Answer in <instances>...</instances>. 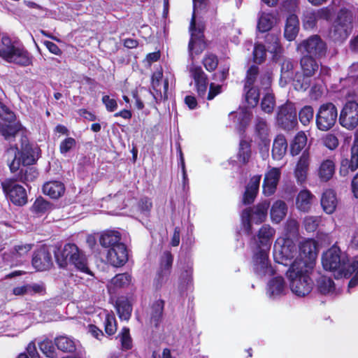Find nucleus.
I'll return each mask as SVG.
<instances>
[{
    "mask_svg": "<svg viewBox=\"0 0 358 358\" xmlns=\"http://www.w3.org/2000/svg\"><path fill=\"white\" fill-rule=\"evenodd\" d=\"M322 263L326 271H338L336 278L342 276L349 278L352 273H355V275L349 282L348 287L352 288L358 285L357 257L350 263L345 254L341 253L339 248L334 245L323 254Z\"/></svg>",
    "mask_w": 358,
    "mask_h": 358,
    "instance_id": "f257e3e1",
    "label": "nucleus"
},
{
    "mask_svg": "<svg viewBox=\"0 0 358 358\" xmlns=\"http://www.w3.org/2000/svg\"><path fill=\"white\" fill-rule=\"evenodd\" d=\"M275 234V230L270 225H263L259 231L257 238L254 241L257 244V250L253 256V269L260 276L271 275L274 270L268 261V251L271 241Z\"/></svg>",
    "mask_w": 358,
    "mask_h": 358,
    "instance_id": "f03ea898",
    "label": "nucleus"
},
{
    "mask_svg": "<svg viewBox=\"0 0 358 358\" xmlns=\"http://www.w3.org/2000/svg\"><path fill=\"white\" fill-rule=\"evenodd\" d=\"M310 268L308 263L293 262L286 272L289 288L297 296H305L312 290L313 282L310 278Z\"/></svg>",
    "mask_w": 358,
    "mask_h": 358,
    "instance_id": "7ed1b4c3",
    "label": "nucleus"
},
{
    "mask_svg": "<svg viewBox=\"0 0 358 358\" xmlns=\"http://www.w3.org/2000/svg\"><path fill=\"white\" fill-rule=\"evenodd\" d=\"M0 57L8 62L27 66L32 64V56L17 41L3 36L0 43Z\"/></svg>",
    "mask_w": 358,
    "mask_h": 358,
    "instance_id": "20e7f679",
    "label": "nucleus"
},
{
    "mask_svg": "<svg viewBox=\"0 0 358 358\" xmlns=\"http://www.w3.org/2000/svg\"><path fill=\"white\" fill-rule=\"evenodd\" d=\"M55 257L61 268H65L69 264H71L83 273L89 272L86 255L74 243H67L62 248L57 249L55 252Z\"/></svg>",
    "mask_w": 358,
    "mask_h": 358,
    "instance_id": "39448f33",
    "label": "nucleus"
},
{
    "mask_svg": "<svg viewBox=\"0 0 358 358\" xmlns=\"http://www.w3.org/2000/svg\"><path fill=\"white\" fill-rule=\"evenodd\" d=\"M17 153L18 148L15 145L10 146L6 153L10 171L15 173L19 171L13 179L24 183L34 180L38 175L37 170L33 166H21L20 160H17Z\"/></svg>",
    "mask_w": 358,
    "mask_h": 358,
    "instance_id": "423d86ee",
    "label": "nucleus"
},
{
    "mask_svg": "<svg viewBox=\"0 0 358 358\" xmlns=\"http://www.w3.org/2000/svg\"><path fill=\"white\" fill-rule=\"evenodd\" d=\"M353 16L347 10H341L329 31V36L335 42H343L352 29Z\"/></svg>",
    "mask_w": 358,
    "mask_h": 358,
    "instance_id": "0eeeda50",
    "label": "nucleus"
},
{
    "mask_svg": "<svg viewBox=\"0 0 358 358\" xmlns=\"http://www.w3.org/2000/svg\"><path fill=\"white\" fill-rule=\"evenodd\" d=\"M316 58L310 55H303L300 62L302 73H296L294 80V88L297 90L305 91L310 85V78L319 69V64L315 60Z\"/></svg>",
    "mask_w": 358,
    "mask_h": 358,
    "instance_id": "6e6552de",
    "label": "nucleus"
},
{
    "mask_svg": "<svg viewBox=\"0 0 358 358\" xmlns=\"http://www.w3.org/2000/svg\"><path fill=\"white\" fill-rule=\"evenodd\" d=\"M203 30L204 25L203 23H196L194 16H193L190 22L191 38L188 45L189 55L192 60L194 59V55L201 54L206 48Z\"/></svg>",
    "mask_w": 358,
    "mask_h": 358,
    "instance_id": "1a4fd4ad",
    "label": "nucleus"
},
{
    "mask_svg": "<svg viewBox=\"0 0 358 358\" xmlns=\"http://www.w3.org/2000/svg\"><path fill=\"white\" fill-rule=\"evenodd\" d=\"M296 49L304 55L320 59L326 55L327 45L324 41L318 35H313L300 42Z\"/></svg>",
    "mask_w": 358,
    "mask_h": 358,
    "instance_id": "9d476101",
    "label": "nucleus"
},
{
    "mask_svg": "<svg viewBox=\"0 0 358 358\" xmlns=\"http://www.w3.org/2000/svg\"><path fill=\"white\" fill-rule=\"evenodd\" d=\"M269 206V202L264 201L257 205L252 209L247 208L243 211L241 219L244 230L248 235L252 234V223L259 224L266 220Z\"/></svg>",
    "mask_w": 358,
    "mask_h": 358,
    "instance_id": "9b49d317",
    "label": "nucleus"
},
{
    "mask_svg": "<svg viewBox=\"0 0 358 358\" xmlns=\"http://www.w3.org/2000/svg\"><path fill=\"white\" fill-rule=\"evenodd\" d=\"M296 247L289 238H279L273 248V258L276 263L287 266L296 254Z\"/></svg>",
    "mask_w": 358,
    "mask_h": 358,
    "instance_id": "f8f14e48",
    "label": "nucleus"
},
{
    "mask_svg": "<svg viewBox=\"0 0 358 358\" xmlns=\"http://www.w3.org/2000/svg\"><path fill=\"white\" fill-rule=\"evenodd\" d=\"M338 111L332 103H326L320 106L316 114V125L318 129L327 131L336 122Z\"/></svg>",
    "mask_w": 358,
    "mask_h": 358,
    "instance_id": "ddd939ff",
    "label": "nucleus"
},
{
    "mask_svg": "<svg viewBox=\"0 0 358 358\" xmlns=\"http://www.w3.org/2000/svg\"><path fill=\"white\" fill-rule=\"evenodd\" d=\"M15 180L10 178L1 182L3 193L6 197L15 205L22 206L27 203V195L25 189L20 185L15 184Z\"/></svg>",
    "mask_w": 358,
    "mask_h": 358,
    "instance_id": "4468645a",
    "label": "nucleus"
},
{
    "mask_svg": "<svg viewBox=\"0 0 358 358\" xmlns=\"http://www.w3.org/2000/svg\"><path fill=\"white\" fill-rule=\"evenodd\" d=\"M341 125L349 130L358 126V103L354 101H348L341 111L339 117Z\"/></svg>",
    "mask_w": 358,
    "mask_h": 358,
    "instance_id": "2eb2a0df",
    "label": "nucleus"
},
{
    "mask_svg": "<svg viewBox=\"0 0 358 358\" xmlns=\"http://www.w3.org/2000/svg\"><path fill=\"white\" fill-rule=\"evenodd\" d=\"M331 10L328 7L320 9L307 8L302 15L303 26L306 29H310L315 27L320 20H329L331 17Z\"/></svg>",
    "mask_w": 358,
    "mask_h": 358,
    "instance_id": "dca6fc26",
    "label": "nucleus"
},
{
    "mask_svg": "<svg viewBox=\"0 0 358 358\" xmlns=\"http://www.w3.org/2000/svg\"><path fill=\"white\" fill-rule=\"evenodd\" d=\"M277 122L285 129H292L297 124L296 110L294 105L287 103L281 106L277 113Z\"/></svg>",
    "mask_w": 358,
    "mask_h": 358,
    "instance_id": "f3484780",
    "label": "nucleus"
},
{
    "mask_svg": "<svg viewBox=\"0 0 358 358\" xmlns=\"http://www.w3.org/2000/svg\"><path fill=\"white\" fill-rule=\"evenodd\" d=\"M317 256V245L315 241L308 239L302 241L299 245V255L294 262L308 263L310 268H313L314 262Z\"/></svg>",
    "mask_w": 358,
    "mask_h": 358,
    "instance_id": "a211bd4d",
    "label": "nucleus"
},
{
    "mask_svg": "<svg viewBox=\"0 0 358 358\" xmlns=\"http://www.w3.org/2000/svg\"><path fill=\"white\" fill-rule=\"evenodd\" d=\"M190 77L194 80L199 96L204 97L208 88V77L201 66L191 65L189 68Z\"/></svg>",
    "mask_w": 358,
    "mask_h": 358,
    "instance_id": "6ab92c4d",
    "label": "nucleus"
},
{
    "mask_svg": "<svg viewBox=\"0 0 358 358\" xmlns=\"http://www.w3.org/2000/svg\"><path fill=\"white\" fill-rule=\"evenodd\" d=\"M107 259L113 266L117 267L124 265L128 259L125 245L122 243L110 248L107 253Z\"/></svg>",
    "mask_w": 358,
    "mask_h": 358,
    "instance_id": "aec40b11",
    "label": "nucleus"
},
{
    "mask_svg": "<svg viewBox=\"0 0 358 358\" xmlns=\"http://www.w3.org/2000/svg\"><path fill=\"white\" fill-rule=\"evenodd\" d=\"M280 174L278 168H272L266 173L263 182V192L266 196H271L275 192Z\"/></svg>",
    "mask_w": 358,
    "mask_h": 358,
    "instance_id": "412c9836",
    "label": "nucleus"
},
{
    "mask_svg": "<svg viewBox=\"0 0 358 358\" xmlns=\"http://www.w3.org/2000/svg\"><path fill=\"white\" fill-rule=\"evenodd\" d=\"M32 264L38 271L50 268L52 265L50 253L45 248L38 250L34 255Z\"/></svg>",
    "mask_w": 358,
    "mask_h": 358,
    "instance_id": "4be33fe9",
    "label": "nucleus"
},
{
    "mask_svg": "<svg viewBox=\"0 0 358 358\" xmlns=\"http://www.w3.org/2000/svg\"><path fill=\"white\" fill-rule=\"evenodd\" d=\"M286 290V285L282 277L273 278L267 285V294L273 299L284 295Z\"/></svg>",
    "mask_w": 358,
    "mask_h": 358,
    "instance_id": "5701e85b",
    "label": "nucleus"
},
{
    "mask_svg": "<svg viewBox=\"0 0 358 358\" xmlns=\"http://www.w3.org/2000/svg\"><path fill=\"white\" fill-rule=\"evenodd\" d=\"M164 302L162 300L155 301L148 310L147 317L149 323L155 327H158L163 316Z\"/></svg>",
    "mask_w": 358,
    "mask_h": 358,
    "instance_id": "b1692460",
    "label": "nucleus"
},
{
    "mask_svg": "<svg viewBox=\"0 0 358 358\" xmlns=\"http://www.w3.org/2000/svg\"><path fill=\"white\" fill-rule=\"evenodd\" d=\"M299 31V22L298 17L294 14L289 15L285 22L284 36L289 41H294Z\"/></svg>",
    "mask_w": 358,
    "mask_h": 358,
    "instance_id": "393cba45",
    "label": "nucleus"
},
{
    "mask_svg": "<svg viewBox=\"0 0 358 358\" xmlns=\"http://www.w3.org/2000/svg\"><path fill=\"white\" fill-rule=\"evenodd\" d=\"M320 201L323 210L326 213L332 214L335 211L338 201L333 189H328L324 191Z\"/></svg>",
    "mask_w": 358,
    "mask_h": 358,
    "instance_id": "a878e982",
    "label": "nucleus"
},
{
    "mask_svg": "<svg viewBox=\"0 0 358 358\" xmlns=\"http://www.w3.org/2000/svg\"><path fill=\"white\" fill-rule=\"evenodd\" d=\"M260 180V176H255L250 179L243 195V202L244 204H250L254 201L259 187Z\"/></svg>",
    "mask_w": 358,
    "mask_h": 358,
    "instance_id": "bb28decb",
    "label": "nucleus"
},
{
    "mask_svg": "<svg viewBox=\"0 0 358 358\" xmlns=\"http://www.w3.org/2000/svg\"><path fill=\"white\" fill-rule=\"evenodd\" d=\"M309 166V155L303 152L296 164L294 171L295 177L299 183H303L306 180Z\"/></svg>",
    "mask_w": 358,
    "mask_h": 358,
    "instance_id": "cd10ccee",
    "label": "nucleus"
},
{
    "mask_svg": "<svg viewBox=\"0 0 358 358\" xmlns=\"http://www.w3.org/2000/svg\"><path fill=\"white\" fill-rule=\"evenodd\" d=\"M64 184L59 181L47 182L43 187V193L55 199L59 198L64 194Z\"/></svg>",
    "mask_w": 358,
    "mask_h": 358,
    "instance_id": "c85d7f7f",
    "label": "nucleus"
},
{
    "mask_svg": "<svg viewBox=\"0 0 358 358\" xmlns=\"http://www.w3.org/2000/svg\"><path fill=\"white\" fill-rule=\"evenodd\" d=\"M121 237L118 231H109L103 233L100 237V244L104 248H112L122 244L120 242Z\"/></svg>",
    "mask_w": 358,
    "mask_h": 358,
    "instance_id": "c756f323",
    "label": "nucleus"
},
{
    "mask_svg": "<svg viewBox=\"0 0 358 358\" xmlns=\"http://www.w3.org/2000/svg\"><path fill=\"white\" fill-rule=\"evenodd\" d=\"M287 143L285 137L282 135L276 136L273 141L272 148V156L274 159H281L287 152Z\"/></svg>",
    "mask_w": 358,
    "mask_h": 358,
    "instance_id": "7c9ffc66",
    "label": "nucleus"
},
{
    "mask_svg": "<svg viewBox=\"0 0 358 358\" xmlns=\"http://www.w3.org/2000/svg\"><path fill=\"white\" fill-rule=\"evenodd\" d=\"M287 212V206L286 203L278 200L273 203L271 208V218L275 223H280L285 217Z\"/></svg>",
    "mask_w": 358,
    "mask_h": 358,
    "instance_id": "2f4dec72",
    "label": "nucleus"
},
{
    "mask_svg": "<svg viewBox=\"0 0 358 358\" xmlns=\"http://www.w3.org/2000/svg\"><path fill=\"white\" fill-rule=\"evenodd\" d=\"M266 42L268 45L267 50L273 53V59L278 61L282 52L278 36L274 34H268L266 36Z\"/></svg>",
    "mask_w": 358,
    "mask_h": 358,
    "instance_id": "473e14b6",
    "label": "nucleus"
},
{
    "mask_svg": "<svg viewBox=\"0 0 358 358\" xmlns=\"http://www.w3.org/2000/svg\"><path fill=\"white\" fill-rule=\"evenodd\" d=\"M335 173V163L331 159L324 160L318 169V176L323 182H327L334 176Z\"/></svg>",
    "mask_w": 358,
    "mask_h": 358,
    "instance_id": "72a5a7b5",
    "label": "nucleus"
},
{
    "mask_svg": "<svg viewBox=\"0 0 358 358\" xmlns=\"http://www.w3.org/2000/svg\"><path fill=\"white\" fill-rule=\"evenodd\" d=\"M313 195L308 190L301 191L296 197V207L301 211H308L311 206Z\"/></svg>",
    "mask_w": 358,
    "mask_h": 358,
    "instance_id": "f704fd0d",
    "label": "nucleus"
},
{
    "mask_svg": "<svg viewBox=\"0 0 358 358\" xmlns=\"http://www.w3.org/2000/svg\"><path fill=\"white\" fill-rule=\"evenodd\" d=\"M116 309L121 320H128L130 318L132 307L128 300H117L116 302Z\"/></svg>",
    "mask_w": 358,
    "mask_h": 358,
    "instance_id": "c9c22d12",
    "label": "nucleus"
},
{
    "mask_svg": "<svg viewBox=\"0 0 358 358\" xmlns=\"http://www.w3.org/2000/svg\"><path fill=\"white\" fill-rule=\"evenodd\" d=\"M21 126L17 124H5L0 126V134L5 140L11 141L19 132Z\"/></svg>",
    "mask_w": 358,
    "mask_h": 358,
    "instance_id": "e433bc0d",
    "label": "nucleus"
},
{
    "mask_svg": "<svg viewBox=\"0 0 358 358\" xmlns=\"http://www.w3.org/2000/svg\"><path fill=\"white\" fill-rule=\"evenodd\" d=\"M307 143V137L303 131L299 132L294 137L291 144L290 152L292 155H297L305 147Z\"/></svg>",
    "mask_w": 358,
    "mask_h": 358,
    "instance_id": "4c0bfd02",
    "label": "nucleus"
},
{
    "mask_svg": "<svg viewBox=\"0 0 358 358\" xmlns=\"http://www.w3.org/2000/svg\"><path fill=\"white\" fill-rule=\"evenodd\" d=\"M273 25V17L271 13H261L259 15L257 29L261 32L270 30Z\"/></svg>",
    "mask_w": 358,
    "mask_h": 358,
    "instance_id": "58836bf2",
    "label": "nucleus"
},
{
    "mask_svg": "<svg viewBox=\"0 0 358 358\" xmlns=\"http://www.w3.org/2000/svg\"><path fill=\"white\" fill-rule=\"evenodd\" d=\"M55 345L63 352H71L76 350L74 341L67 336H61L55 338Z\"/></svg>",
    "mask_w": 358,
    "mask_h": 358,
    "instance_id": "ea45409f",
    "label": "nucleus"
},
{
    "mask_svg": "<svg viewBox=\"0 0 358 358\" xmlns=\"http://www.w3.org/2000/svg\"><path fill=\"white\" fill-rule=\"evenodd\" d=\"M260 106L264 113L271 114L275 106V99L273 94L269 91L266 92L262 99Z\"/></svg>",
    "mask_w": 358,
    "mask_h": 358,
    "instance_id": "a19ab883",
    "label": "nucleus"
},
{
    "mask_svg": "<svg viewBox=\"0 0 358 358\" xmlns=\"http://www.w3.org/2000/svg\"><path fill=\"white\" fill-rule=\"evenodd\" d=\"M317 287L319 291L324 294H331L335 289L334 281L326 276H322L318 279Z\"/></svg>",
    "mask_w": 358,
    "mask_h": 358,
    "instance_id": "79ce46f5",
    "label": "nucleus"
},
{
    "mask_svg": "<svg viewBox=\"0 0 358 358\" xmlns=\"http://www.w3.org/2000/svg\"><path fill=\"white\" fill-rule=\"evenodd\" d=\"M234 115L242 128H245L249 124L252 116L251 110L248 108H243L238 112L230 114V115Z\"/></svg>",
    "mask_w": 358,
    "mask_h": 358,
    "instance_id": "37998d69",
    "label": "nucleus"
},
{
    "mask_svg": "<svg viewBox=\"0 0 358 358\" xmlns=\"http://www.w3.org/2000/svg\"><path fill=\"white\" fill-rule=\"evenodd\" d=\"M131 277L129 273H120L117 274L110 281V286L115 288H120L127 286L130 284Z\"/></svg>",
    "mask_w": 358,
    "mask_h": 358,
    "instance_id": "c03bdc74",
    "label": "nucleus"
},
{
    "mask_svg": "<svg viewBox=\"0 0 358 358\" xmlns=\"http://www.w3.org/2000/svg\"><path fill=\"white\" fill-rule=\"evenodd\" d=\"M245 94V99L249 107H255L259 101V93L258 90L255 87H248Z\"/></svg>",
    "mask_w": 358,
    "mask_h": 358,
    "instance_id": "a18cd8bd",
    "label": "nucleus"
},
{
    "mask_svg": "<svg viewBox=\"0 0 358 358\" xmlns=\"http://www.w3.org/2000/svg\"><path fill=\"white\" fill-rule=\"evenodd\" d=\"M299 224L294 218H289L285 225L287 238L291 239V237L297 236L299 232Z\"/></svg>",
    "mask_w": 358,
    "mask_h": 358,
    "instance_id": "49530a36",
    "label": "nucleus"
},
{
    "mask_svg": "<svg viewBox=\"0 0 358 358\" xmlns=\"http://www.w3.org/2000/svg\"><path fill=\"white\" fill-rule=\"evenodd\" d=\"M314 110L310 106H306L299 113V120L304 126L308 125L313 119Z\"/></svg>",
    "mask_w": 358,
    "mask_h": 358,
    "instance_id": "de8ad7c7",
    "label": "nucleus"
},
{
    "mask_svg": "<svg viewBox=\"0 0 358 358\" xmlns=\"http://www.w3.org/2000/svg\"><path fill=\"white\" fill-rule=\"evenodd\" d=\"M39 348L41 352L48 357L54 358L56 352L52 341L45 339L39 343Z\"/></svg>",
    "mask_w": 358,
    "mask_h": 358,
    "instance_id": "09e8293b",
    "label": "nucleus"
},
{
    "mask_svg": "<svg viewBox=\"0 0 358 358\" xmlns=\"http://www.w3.org/2000/svg\"><path fill=\"white\" fill-rule=\"evenodd\" d=\"M250 144L245 141H241L238 152L239 161L244 164L247 163L250 157Z\"/></svg>",
    "mask_w": 358,
    "mask_h": 358,
    "instance_id": "8fccbe9b",
    "label": "nucleus"
},
{
    "mask_svg": "<svg viewBox=\"0 0 358 358\" xmlns=\"http://www.w3.org/2000/svg\"><path fill=\"white\" fill-rule=\"evenodd\" d=\"M105 331L109 336L113 335L117 331L116 320L114 315L106 314L104 320Z\"/></svg>",
    "mask_w": 358,
    "mask_h": 358,
    "instance_id": "3c124183",
    "label": "nucleus"
},
{
    "mask_svg": "<svg viewBox=\"0 0 358 358\" xmlns=\"http://www.w3.org/2000/svg\"><path fill=\"white\" fill-rule=\"evenodd\" d=\"M293 64L291 60L285 59L281 63V78L285 80H291L292 76Z\"/></svg>",
    "mask_w": 358,
    "mask_h": 358,
    "instance_id": "603ef678",
    "label": "nucleus"
},
{
    "mask_svg": "<svg viewBox=\"0 0 358 358\" xmlns=\"http://www.w3.org/2000/svg\"><path fill=\"white\" fill-rule=\"evenodd\" d=\"M255 131L261 138H264L268 134V126L264 118L258 117L256 119Z\"/></svg>",
    "mask_w": 358,
    "mask_h": 358,
    "instance_id": "864d4df0",
    "label": "nucleus"
},
{
    "mask_svg": "<svg viewBox=\"0 0 358 358\" xmlns=\"http://www.w3.org/2000/svg\"><path fill=\"white\" fill-rule=\"evenodd\" d=\"M18 155H20L19 151L17 154V160H20L21 166H29L33 164L36 161L34 156L28 150H24L20 154V157H18Z\"/></svg>",
    "mask_w": 358,
    "mask_h": 358,
    "instance_id": "5fc2aeb1",
    "label": "nucleus"
},
{
    "mask_svg": "<svg viewBox=\"0 0 358 358\" xmlns=\"http://www.w3.org/2000/svg\"><path fill=\"white\" fill-rule=\"evenodd\" d=\"M258 72V67L256 66H252L248 70L245 78V90H247L248 87H253L252 85L256 80Z\"/></svg>",
    "mask_w": 358,
    "mask_h": 358,
    "instance_id": "6e6d98bb",
    "label": "nucleus"
},
{
    "mask_svg": "<svg viewBox=\"0 0 358 358\" xmlns=\"http://www.w3.org/2000/svg\"><path fill=\"white\" fill-rule=\"evenodd\" d=\"M203 64L208 71H214L218 64V59L215 55L207 54L203 59Z\"/></svg>",
    "mask_w": 358,
    "mask_h": 358,
    "instance_id": "4d7b16f0",
    "label": "nucleus"
},
{
    "mask_svg": "<svg viewBox=\"0 0 358 358\" xmlns=\"http://www.w3.org/2000/svg\"><path fill=\"white\" fill-rule=\"evenodd\" d=\"M266 50L262 44H255L253 51L254 61L255 63L261 64L265 59Z\"/></svg>",
    "mask_w": 358,
    "mask_h": 358,
    "instance_id": "13d9d810",
    "label": "nucleus"
},
{
    "mask_svg": "<svg viewBox=\"0 0 358 358\" xmlns=\"http://www.w3.org/2000/svg\"><path fill=\"white\" fill-rule=\"evenodd\" d=\"M320 222V217L308 216L304 218L303 225L306 231H314L317 228Z\"/></svg>",
    "mask_w": 358,
    "mask_h": 358,
    "instance_id": "bf43d9fd",
    "label": "nucleus"
},
{
    "mask_svg": "<svg viewBox=\"0 0 358 358\" xmlns=\"http://www.w3.org/2000/svg\"><path fill=\"white\" fill-rule=\"evenodd\" d=\"M120 341L122 348L127 350L131 348L132 341L129 335V329L128 328H123L120 334Z\"/></svg>",
    "mask_w": 358,
    "mask_h": 358,
    "instance_id": "052dcab7",
    "label": "nucleus"
},
{
    "mask_svg": "<svg viewBox=\"0 0 358 358\" xmlns=\"http://www.w3.org/2000/svg\"><path fill=\"white\" fill-rule=\"evenodd\" d=\"M76 145V140L72 137L66 138L59 145V150L62 155H65Z\"/></svg>",
    "mask_w": 358,
    "mask_h": 358,
    "instance_id": "680f3d73",
    "label": "nucleus"
},
{
    "mask_svg": "<svg viewBox=\"0 0 358 358\" xmlns=\"http://www.w3.org/2000/svg\"><path fill=\"white\" fill-rule=\"evenodd\" d=\"M50 208V203L43 198H38L32 206V210L36 213H44Z\"/></svg>",
    "mask_w": 358,
    "mask_h": 358,
    "instance_id": "e2e57ef3",
    "label": "nucleus"
},
{
    "mask_svg": "<svg viewBox=\"0 0 358 358\" xmlns=\"http://www.w3.org/2000/svg\"><path fill=\"white\" fill-rule=\"evenodd\" d=\"M349 169L355 171L358 169V141L354 142L351 148V159L349 164Z\"/></svg>",
    "mask_w": 358,
    "mask_h": 358,
    "instance_id": "0e129e2a",
    "label": "nucleus"
},
{
    "mask_svg": "<svg viewBox=\"0 0 358 358\" xmlns=\"http://www.w3.org/2000/svg\"><path fill=\"white\" fill-rule=\"evenodd\" d=\"M173 258L170 252L166 251L164 253L161 262V266L164 270L162 271V272H164L165 275H166L167 271L171 268L173 263Z\"/></svg>",
    "mask_w": 358,
    "mask_h": 358,
    "instance_id": "69168bd1",
    "label": "nucleus"
},
{
    "mask_svg": "<svg viewBox=\"0 0 358 358\" xmlns=\"http://www.w3.org/2000/svg\"><path fill=\"white\" fill-rule=\"evenodd\" d=\"M101 100L108 111L113 112L117 108V103L115 99H112L108 95H104Z\"/></svg>",
    "mask_w": 358,
    "mask_h": 358,
    "instance_id": "338daca9",
    "label": "nucleus"
},
{
    "mask_svg": "<svg viewBox=\"0 0 358 358\" xmlns=\"http://www.w3.org/2000/svg\"><path fill=\"white\" fill-rule=\"evenodd\" d=\"M324 143L328 148L334 150L338 147V140L335 135L329 134L324 137Z\"/></svg>",
    "mask_w": 358,
    "mask_h": 358,
    "instance_id": "774afa93",
    "label": "nucleus"
}]
</instances>
